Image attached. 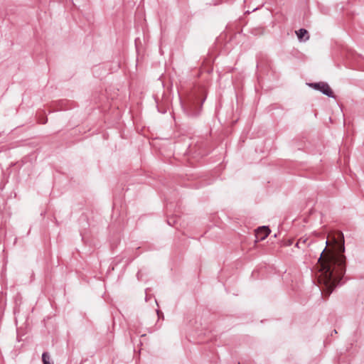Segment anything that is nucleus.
<instances>
[{"mask_svg": "<svg viewBox=\"0 0 364 364\" xmlns=\"http://www.w3.org/2000/svg\"><path fill=\"white\" fill-rule=\"evenodd\" d=\"M313 87L321 91L323 94L328 96V97H333V92L330 87V86L325 82H318V83H314L312 85Z\"/></svg>", "mask_w": 364, "mask_h": 364, "instance_id": "2", "label": "nucleus"}, {"mask_svg": "<svg viewBox=\"0 0 364 364\" xmlns=\"http://www.w3.org/2000/svg\"><path fill=\"white\" fill-rule=\"evenodd\" d=\"M296 33L298 38L301 41H306L309 38V36L308 35V31L306 29H304V28H300Z\"/></svg>", "mask_w": 364, "mask_h": 364, "instance_id": "4", "label": "nucleus"}, {"mask_svg": "<svg viewBox=\"0 0 364 364\" xmlns=\"http://www.w3.org/2000/svg\"><path fill=\"white\" fill-rule=\"evenodd\" d=\"M324 249L318 260L316 276L323 293L328 296L341 279L346 269L345 257Z\"/></svg>", "mask_w": 364, "mask_h": 364, "instance_id": "1", "label": "nucleus"}, {"mask_svg": "<svg viewBox=\"0 0 364 364\" xmlns=\"http://www.w3.org/2000/svg\"><path fill=\"white\" fill-rule=\"evenodd\" d=\"M50 357L48 354V353L45 352L42 355V360L43 364H50Z\"/></svg>", "mask_w": 364, "mask_h": 364, "instance_id": "5", "label": "nucleus"}, {"mask_svg": "<svg viewBox=\"0 0 364 364\" xmlns=\"http://www.w3.org/2000/svg\"><path fill=\"white\" fill-rule=\"evenodd\" d=\"M270 230L265 226L259 228L255 232L257 242L264 240L269 234Z\"/></svg>", "mask_w": 364, "mask_h": 364, "instance_id": "3", "label": "nucleus"}]
</instances>
